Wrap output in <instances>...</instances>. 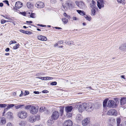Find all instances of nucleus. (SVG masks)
Listing matches in <instances>:
<instances>
[{"label":"nucleus","instance_id":"f257e3e1","mask_svg":"<svg viewBox=\"0 0 126 126\" xmlns=\"http://www.w3.org/2000/svg\"><path fill=\"white\" fill-rule=\"evenodd\" d=\"M65 5H62L63 9V11H66L67 10L68 8L69 9H72L73 7V2L72 1L70 0L67 1L65 3Z\"/></svg>","mask_w":126,"mask_h":126},{"label":"nucleus","instance_id":"f03ea898","mask_svg":"<svg viewBox=\"0 0 126 126\" xmlns=\"http://www.w3.org/2000/svg\"><path fill=\"white\" fill-rule=\"evenodd\" d=\"M18 115L19 117L21 119L25 118L27 116V112L24 111H21L19 112Z\"/></svg>","mask_w":126,"mask_h":126},{"label":"nucleus","instance_id":"7ed1b4c3","mask_svg":"<svg viewBox=\"0 0 126 126\" xmlns=\"http://www.w3.org/2000/svg\"><path fill=\"white\" fill-rule=\"evenodd\" d=\"M59 113L57 111H55L53 112L51 116V119L54 120H56L59 117Z\"/></svg>","mask_w":126,"mask_h":126},{"label":"nucleus","instance_id":"20e7f679","mask_svg":"<svg viewBox=\"0 0 126 126\" xmlns=\"http://www.w3.org/2000/svg\"><path fill=\"white\" fill-rule=\"evenodd\" d=\"M94 105L91 103H89L87 104V106L86 108V111L88 112H90L94 109Z\"/></svg>","mask_w":126,"mask_h":126},{"label":"nucleus","instance_id":"39448f33","mask_svg":"<svg viewBox=\"0 0 126 126\" xmlns=\"http://www.w3.org/2000/svg\"><path fill=\"white\" fill-rule=\"evenodd\" d=\"M108 106L110 107L114 108L116 107L117 105L115 102L113 100H109L108 103Z\"/></svg>","mask_w":126,"mask_h":126},{"label":"nucleus","instance_id":"423d86ee","mask_svg":"<svg viewBox=\"0 0 126 126\" xmlns=\"http://www.w3.org/2000/svg\"><path fill=\"white\" fill-rule=\"evenodd\" d=\"M104 3L103 0H98L97 1V6L99 9L104 6Z\"/></svg>","mask_w":126,"mask_h":126},{"label":"nucleus","instance_id":"0eeeda50","mask_svg":"<svg viewBox=\"0 0 126 126\" xmlns=\"http://www.w3.org/2000/svg\"><path fill=\"white\" fill-rule=\"evenodd\" d=\"M73 122L70 120H66L63 124V126H72Z\"/></svg>","mask_w":126,"mask_h":126},{"label":"nucleus","instance_id":"6e6552de","mask_svg":"<svg viewBox=\"0 0 126 126\" xmlns=\"http://www.w3.org/2000/svg\"><path fill=\"white\" fill-rule=\"evenodd\" d=\"M38 111V108H36L34 106H32L31 108L30 112L32 114H35Z\"/></svg>","mask_w":126,"mask_h":126},{"label":"nucleus","instance_id":"1a4fd4ad","mask_svg":"<svg viewBox=\"0 0 126 126\" xmlns=\"http://www.w3.org/2000/svg\"><path fill=\"white\" fill-rule=\"evenodd\" d=\"M75 2L78 7L80 8H83L85 7V4L83 1H77Z\"/></svg>","mask_w":126,"mask_h":126},{"label":"nucleus","instance_id":"9d476101","mask_svg":"<svg viewBox=\"0 0 126 126\" xmlns=\"http://www.w3.org/2000/svg\"><path fill=\"white\" fill-rule=\"evenodd\" d=\"M116 110L113 109H111L109 110L107 112L108 115H116Z\"/></svg>","mask_w":126,"mask_h":126},{"label":"nucleus","instance_id":"9b49d317","mask_svg":"<svg viewBox=\"0 0 126 126\" xmlns=\"http://www.w3.org/2000/svg\"><path fill=\"white\" fill-rule=\"evenodd\" d=\"M36 6L39 8H43L45 6L44 3L41 1H39L37 2L35 5Z\"/></svg>","mask_w":126,"mask_h":126},{"label":"nucleus","instance_id":"f8f14e48","mask_svg":"<svg viewBox=\"0 0 126 126\" xmlns=\"http://www.w3.org/2000/svg\"><path fill=\"white\" fill-rule=\"evenodd\" d=\"M90 119L89 118H87L84 119L82 122V124L83 126L87 125L90 122Z\"/></svg>","mask_w":126,"mask_h":126},{"label":"nucleus","instance_id":"ddd939ff","mask_svg":"<svg viewBox=\"0 0 126 126\" xmlns=\"http://www.w3.org/2000/svg\"><path fill=\"white\" fill-rule=\"evenodd\" d=\"M36 118V116H34L32 115L30 116L29 118V120L30 122L33 123L35 122Z\"/></svg>","mask_w":126,"mask_h":126},{"label":"nucleus","instance_id":"4468645a","mask_svg":"<svg viewBox=\"0 0 126 126\" xmlns=\"http://www.w3.org/2000/svg\"><path fill=\"white\" fill-rule=\"evenodd\" d=\"M22 3L19 1H18L16 2L15 7L16 8L19 9L22 7Z\"/></svg>","mask_w":126,"mask_h":126},{"label":"nucleus","instance_id":"2eb2a0df","mask_svg":"<svg viewBox=\"0 0 126 126\" xmlns=\"http://www.w3.org/2000/svg\"><path fill=\"white\" fill-rule=\"evenodd\" d=\"M73 109V108L72 106H68L65 107V110L66 112L68 113L71 112Z\"/></svg>","mask_w":126,"mask_h":126},{"label":"nucleus","instance_id":"dca6fc26","mask_svg":"<svg viewBox=\"0 0 126 126\" xmlns=\"http://www.w3.org/2000/svg\"><path fill=\"white\" fill-rule=\"evenodd\" d=\"M37 38L39 40L43 41H45L47 40V38L45 36L41 35H39L38 36Z\"/></svg>","mask_w":126,"mask_h":126},{"label":"nucleus","instance_id":"f3484780","mask_svg":"<svg viewBox=\"0 0 126 126\" xmlns=\"http://www.w3.org/2000/svg\"><path fill=\"white\" fill-rule=\"evenodd\" d=\"M87 104L85 103H83L82 104H80V107L82 108V110L83 111L86 110V108H87Z\"/></svg>","mask_w":126,"mask_h":126},{"label":"nucleus","instance_id":"a211bd4d","mask_svg":"<svg viewBox=\"0 0 126 126\" xmlns=\"http://www.w3.org/2000/svg\"><path fill=\"white\" fill-rule=\"evenodd\" d=\"M13 113L11 112H8L6 115V117L7 118L10 119L13 118Z\"/></svg>","mask_w":126,"mask_h":126},{"label":"nucleus","instance_id":"6ab92c4d","mask_svg":"<svg viewBox=\"0 0 126 126\" xmlns=\"http://www.w3.org/2000/svg\"><path fill=\"white\" fill-rule=\"evenodd\" d=\"M6 122V120L4 118H0V125L5 124Z\"/></svg>","mask_w":126,"mask_h":126},{"label":"nucleus","instance_id":"aec40b11","mask_svg":"<svg viewBox=\"0 0 126 126\" xmlns=\"http://www.w3.org/2000/svg\"><path fill=\"white\" fill-rule=\"evenodd\" d=\"M119 48L122 51H126V44L122 45Z\"/></svg>","mask_w":126,"mask_h":126},{"label":"nucleus","instance_id":"412c9836","mask_svg":"<svg viewBox=\"0 0 126 126\" xmlns=\"http://www.w3.org/2000/svg\"><path fill=\"white\" fill-rule=\"evenodd\" d=\"M82 118L81 115L80 114H77L76 118V120L77 122H79Z\"/></svg>","mask_w":126,"mask_h":126},{"label":"nucleus","instance_id":"4be33fe9","mask_svg":"<svg viewBox=\"0 0 126 126\" xmlns=\"http://www.w3.org/2000/svg\"><path fill=\"white\" fill-rule=\"evenodd\" d=\"M120 101L121 105L125 104L126 103V98H122L121 99Z\"/></svg>","mask_w":126,"mask_h":126},{"label":"nucleus","instance_id":"5701e85b","mask_svg":"<svg viewBox=\"0 0 126 126\" xmlns=\"http://www.w3.org/2000/svg\"><path fill=\"white\" fill-rule=\"evenodd\" d=\"M26 124V121H21L19 123V124L20 126H25Z\"/></svg>","mask_w":126,"mask_h":126},{"label":"nucleus","instance_id":"b1692460","mask_svg":"<svg viewBox=\"0 0 126 126\" xmlns=\"http://www.w3.org/2000/svg\"><path fill=\"white\" fill-rule=\"evenodd\" d=\"M117 126H122V125L121 124H120L121 121V119L120 118H118L117 119Z\"/></svg>","mask_w":126,"mask_h":126},{"label":"nucleus","instance_id":"393cba45","mask_svg":"<svg viewBox=\"0 0 126 126\" xmlns=\"http://www.w3.org/2000/svg\"><path fill=\"white\" fill-rule=\"evenodd\" d=\"M77 12L80 15H85V13L83 11H81V10H77Z\"/></svg>","mask_w":126,"mask_h":126},{"label":"nucleus","instance_id":"a878e982","mask_svg":"<svg viewBox=\"0 0 126 126\" xmlns=\"http://www.w3.org/2000/svg\"><path fill=\"white\" fill-rule=\"evenodd\" d=\"M26 5L28 8L29 9L31 8L33 6V4L30 2H27Z\"/></svg>","mask_w":126,"mask_h":126},{"label":"nucleus","instance_id":"bb28decb","mask_svg":"<svg viewBox=\"0 0 126 126\" xmlns=\"http://www.w3.org/2000/svg\"><path fill=\"white\" fill-rule=\"evenodd\" d=\"M53 120L52 119H50L48 120L47 122V124L48 125H51L53 123Z\"/></svg>","mask_w":126,"mask_h":126},{"label":"nucleus","instance_id":"cd10ccee","mask_svg":"<svg viewBox=\"0 0 126 126\" xmlns=\"http://www.w3.org/2000/svg\"><path fill=\"white\" fill-rule=\"evenodd\" d=\"M1 16H2L3 17H4L6 19H8L10 20H12V19L9 16H8L6 15H1Z\"/></svg>","mask_w":126,"mask_h":126},{"label":"nucleus","instance_id":"c85d7f7f","mask_svg":"<svg viewBox=\"0 0 126 126\" xmlns=\"http://www.w3.org/2000/svg\"><path fill=\"white\" fill-rule=\"evenodd\" d=\"M84 17L87 20L89 21H90L91 20L92 18L90 16H88L87 15H85Z\"/></svg>","mask_w":126,"mask_h":126},{"label":"nucleus","instance_id":"c756f323","mask_svg":"<svg viewBox=\"0 0 126 126\" xmlns=\"http://www.w3.org/2000/svg\"><path fill=\"white\" fill-rule=\"evenodd\" d=\"M108 102V99H104L103 102V106L104 107H105L106 106V104Z\"/></svg>","mask_w":126,"mask_h":126},{"label":"nucleus","instance_id":"7c9ffc66","mask_svg":"<svg viewBox=\"0 0 126 126\" xmlns=\"http://www.w3.org/2000/svg\"><path fill=\"white\" fill-rule=\"evenodd\" d=\"M96 9H92L91 10V15L92 16H94L96 14Z\"/></svg>","mask_w":126,"mask_h":126},{"label":"nucleus","instance_id":"2f4dec72","mask_svg":"<svg viewBox=\"0 0 126 126\" xmlns=\"http://www.w3.org/2000/svg\"><path fill=\"white\" fill-rule=\"evenodd\" d=\"M65 43L66 44L69 45L73 44L74 42L72 41H65Z\"/></svg>","mask_w":126,"mask_h":126},{"label":"nucleus","instance_id":"473e14b6","mask_svg":"<svg viewBox=\"0 0 126 126\" xmlns=\"http://www.w3.org/2000/svg\"><path fill=\"white\" fill-rule=\"evenodd\" d=\"M90 6L92 9H97V8L96 7L95 4H90Z\"/></svg>","mask_w":126,"mask_h":126},{"label":"nucleus","instance_id":"72a5a7b5","mask_svg":"<svg viewBox=\"0 0 126 126\" xmlns=\"http://www.w3.org/2000/svg\"><path fill=\"white\" fill-rule=\"evenodd\" d=\"M77 107L78 108L79 111L80 112H81L83 111V110H82V108H81L80 107V104H79L77 105Z\"/></svg>","mask_w":126,"mask_h":126},{"label":"nucleus","instance_id":"f704fd0d","mask_svg":"<svg viewBox=\"0 0 126 126\" xmlns=\"http://www.w3.org/2000/svg\"><path fill=\"white\" fill-rule=\"evenodd\" d=\"M62 20V22L64 24L67 23L68 22V19H66L65 18H63Z\"/></svg>","mask_w":126,"mask_h":126},{"label":"nucleus","instance_id":"c9c22d12","mask_svg":"<svg viewBox=\"0 0 126 126\" xmlns=\"http://www.w3.org/2000/svg\"><path fill=\"white\" fill-rule=\"evenodd\" d=\"M19 47V44L18 43L16 44L15 45V46L13 47V48L14 49H16L18 48Z\"/></svg>","mask_w":126,"mask_h":126},{"label":"nucleus","instance_id":"e433bc0d","mask_svg":"<svg viewBox=\"0 0 126 126\" xmlns=\"http://www.w3.org/2000/svg\"><path fill=\"white\" fill-rule=\"evenodd\" d=\"M32 107L31 105H28L25 107V108L26 110H28L31 108Z\"/></svg>","mask_w":126,"mask_h":126},{"label":"nucleus","instance_id":"4c0bfd02","mask_svg":"<svg viewBox=\"0 0 126 126\" xmlns=\"http://www.w3.org/2000/svg\"><path fill=\"white\" fill-rule=\"evenodd\" d=\"M7 105L6 104H0V107H5L7 106Z\"/></svg>","mask_w":126,"mask_h":126},{"label":"nucleus","instance_id":"58836bf2","mask_svg":"<svg viewBox=\"0 0 126 126\" xmlns=\"http://www.w3.org/2000/svg\"><path fill=\"white\" fill-rule=\"evenodd\" d=\"M109 120L111 123H112L115 121V120L113 118H110L109 119Z\"/></svg>","mask_w":126,"mask_h":126},{"label":"nucleus","instance_id":"ea45409f","mask_svg":"<svg viewBox=\"0 0 126 126\" xmlns=\"http://www.w3.org/2000/svg\"><path fill=\"white\" fill-rule=\"evenodd\" d=\"M35 14L34 13H32L30 15V17L32 18L35 17Z\"/></svg>","mask_w":126,"mask_h":126},{"label":"nucleus","instance_id":"a19ab883","mask_svg":"<svg viewBox=\"0 0 126 126\" xmlns=\"http://www.w3.org/2000/svg\"><path fill=\"white\" fill-rule=\"evenodd\" d=\"M50 84L52 85H56L57 84V82L56 81H54L51 82Z\"/></svg>","mask_w":126,"mask_h":126},{"label":"nucleus","instance_id":"79ce46f5","mask_svg":"<svg viewBox=\"0 0 126 126\" xmlns=\"http://www.w3.org/2000/svg\"><path fill=\"white\" fill-rule=\"evenodd\" d=\"M60 110L61 112V115H62L63 112V108H61Z\"/></svg>","mask_w":126,"mask_h":126},{"label":"nucleus","instance_id":"37998d69","mask_svg":"<svg viewBox=\"0 0 126 126\" xmlns=\"http://www.w3.org/2000/svg\"><path fill=\"white\" fill-rule=\"evenodd\" d=\"M14 106V105L13 104H10L9 105H8L7 106V107L9 109L10 108L13 107Z\"/></svg>","mask_w":126,"mask_h":126},{"label":"nucleus","instance_id":"c03bdc74","mask_svg":"<svg viewBox=\"0 0 126 126\" xmlns=\"http://www.w3.org/2000/svg\"><path fill=\"white\" fill-rule=\"evenodd\" d=\"M29 94V92L27 91H25V92L23 94L24 96H26L28 94Z\"/></svg>","mask_w":126,"mask_h":126},{"label":"nucleus","instance_id":"a18cd8bd","mask_svg":"<svg viewBox=\"0 0 126 126\" xmlns=\"http://www.w3.org/2000/svg\"><path fill=\"white\" fill-rule=\"evenodd\" d=\"M6 22V20L2 19L1 20V24H3Z\"/></svg>","mask_w":126,"mask_h":126},{"label":"nucleus","instance_id":"49530a36","mask_svg":"<svg viewBox=\"0 0 126 126\" xmlns=\"http://www.w3.org/2000/svg\"><path fill=\"white\" fill-rule=\"evenodd\" d=\"M53 78L52 77H45V80H49L52 79Z\"/></svg>","mask_w":126,"mask_h":126},{"label":"nucleus","instance_id":"de8ad7c7","mask_svg":"<svg viewBox=\"0 0 126 126\" xmlns=\"http://www.w3.org/2000/svg\"><path fill=\"white\" fill-rule=\"evenodd\" d=\"M9 109L7 107V108H5L4 109V112L3 113V116H4V113H5Z\"/></svg>","mask_w":126,"mask_h":126},{"label":"nucleus","instance_id":"09e8293b","mask_svg":"<svg viewBox=\"0 0 126 126\" xmlns=\"http://www.w3.org/2000/svg\"><path fill=\"white\" fill-rule=\"evenodd\" d=\"M57 43L58 44L61 45L63 44V40H61L58 41Z\"/></svg>","mask_w":126,"mask_h":126},{"label":"nucleus","instance_id":"8fccbe9b","mask_svg":"<svg viewBox=\"0 0 126 126\" xmlns=\"http://www.w3.org/2000/svg\"><path fill=\"white\" fill-rule=\"evenodd\" d=\"M4 3H5L6 4H7L8 6L9 5V4L8 1L7 0H4L3 1Z\"/></svg>","mask_w":126,"mask_h":126},{"label":"nucleus","instance_id":"3c124183","mask_svg":"<svg viewBox=\"0 0 126 126\" xmlns=\"http://www.w3.org/2000/svg\"><path fill=\"white\" fill-rule=\"evenodd\" d=\"M24 106V105L21 104H19L18 105L17 107L16 108L17 109H19V108H21L22 106Z\"/></svg>","mask_w":126,"mask_h":126},{"label":"nucleus","instance_id":"603ef678","mask_svg":"<svg viewBox=\"0 0 126 126\" xmlns=\"http://www.w3.org/2000/svg\"><path fill=\"white\" fill-rule=\"evenodd\" d=\"M32 32L27 31H25V33L26 34H31Z\"/></svg>","mask_w":126,"mask_h":126},{"label":"nucleus","instance_id":"864d4df0","mask_svg":"<svg viewBox=\"0 0 126 126\" xmlns=\"http://www.w3.org/2000/svg\"><path fill=\"white\" fill-rule=\"evenodd\" d=\"M117 1L119 3H122L124 2L125 0H117Z\"/></svg>","mask_w":126,"mask_h":126},{"label":"nucleus","instance_id":"5fc2aeb1","mask_svg":"<svg viewBox=\"0 0 126 126\" xmlns=\"http://www.w3.org/2000/svg\"><path fill=\"white\" fill-rule=\"evenodd\" d=\"M38 78L43 80H45V77H39Z\"/></svg>","mask_w":126,"mask_h":126},{"label":"nucleus","instance_id":"6e6d98bb","mask_svg":"<svg viewBox=\"0 0 126 126\" xmlns=\"http://www.w3.org/2000/svg\"><path fill=\"white\" fill-rule=\"evenodd\" d=\"M16 43V42L15 41H11L10 42V45L12 44H15Z\"/></svg>","mask_w":126,"mask_h":126},{"label":"nucleus","instance_id":"4d7b16f0","mask_svg":"<svg viewBox=\"0 0 126 126\" xmlns=\"http://www.w3.org/2000/svg\"><path fill=\"white\" fill-rule=\"evenodd\" d=\"M63 15L65 17H67V18H69V16H68L67 15L66 13H64L63 14Z\"/></svg>","mask_w":126,"mask_h":126},{"label":"nucleus","instance_id":"13d9d810","mask_svg":"<svg viewBox=\"0 0 126 126\" xmlns=\"http://www.w3.org/2000/svg\"><path fill=\"white\" fill-rule=\"evenodd\" d=\"M42 92L44 93H47L48 92V91L47 90H43Z\"/></svg>","mask_w":126,"mask_h":126},{"label":"nucleus","instance_id":"bf43d9fd","mask_svg":"<svg viewBox=\"0 0 126 126\" xmlns=\"http://www.w3.org/2000/svg\"><path fill=\"white\" fill-rule=\"evenodd\" d=\"M43 109H44V108L43 107H41L40 109V110L41 112H43L44 111V110Z\"/></svg>","mask_w":126,"mask_h":126},{"label":"nucleus","instance_id":"052dcab7","mask_svg":"<svg viewBox=\"0 0 126 126\" xmlns=\"http://www.w3.org/2000/svg\"><path fill=\"white\" fill-rule=\"evenodd\" d=\"M20 13H21V14L23 15L24 16H26V13L25 12H23L22 13L21 12Z\"/></svg>","mask_w":126,"mask_h":126},{"label":"nucleus","instance_id":"680f3d73","mask_svg":"<svg viewBox=\"0 0 126 126\" xmlns=\"http://www.w3.org/2000/svg\"><path fill=\"white\" fill-rule=\"evenodd\" d=\"M7 126H12V124L10 123H8L7 124Z\"/></svg>","mask_w":126,"mask_h":126},{"label":"nucleus","instance_id":"e2e57ef3","mask_svg":"<svg viewBox=\"0 0 126 126\" xmlns=\"http://www.w3.org/2000/svg\"><path fill=\"white\" fill-rule=\"evenodd\" d=\"M19 31L22 33H25V31L24 30H20Z\"/></svg>","mask_w":126,"mask_h":126},{"label":"nucleus","instance_id":"0e129e2a","mask_svg":"<svg viewBox=\"0 0 126 126\" xmlns=\"http://www.w3.org/2000/svg\"><path fill=\"white\" fill-rule=\"evenodd\" d=\"M33 93L35 94H38L39 93L38 91H34L33 92Z\"/></svg>","mask_w":126,"mask_h":126},{"label":"nucleus","instance_id":"69168bd1","mask_svg":"<svg viewBox=\"0 0 126 126\" xmlns=\"http://www.w3.org/2000/svg\"><path fill=\"white\" fill-rule=\"evenodd\" d=\"M10 50V49L9 48H7L5 49V51L6 52H8Z\"/></svg>","mask_w":126,"mask_h":126},{"label":"nucleus","instance_id":"338daca9","mask_svg":"<svg viewBox=\"0 0 126 126\" xmlns=\"http://www.w3.org/2000/svg\"><path fill=\"white\" fill-rule=\"evenodd\" d=\"M91 4H94L95 5L96 3L94 0H92V3Z\"/></svg>","mask_w":126,"mask_h":126},{"label":"nucleus","instance_id":"774afa93","mask_svg":"<svg viewBox=\"0 0 126 126\" xmlns=\"http://www.w3.org/2000/svg\"><path fill=\"white\" fill-rule=\"evenodd\" d=\"M26 22L27 23H32V22L31 21H26Z\"/></svg>","mask_w":126,"mask_h":126}]
</instances>
